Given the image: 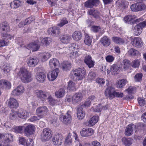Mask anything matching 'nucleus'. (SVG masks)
<instances>
[{"label":"nucleus","instance_id":"f03ea898","mask_svg":"<svg viewBox=\"0 0 146 146\" xmlns=\"http://www.w3.org/2000/svg\"><path fill=\"white\" fill-rule=\"evenodd\" d=\"M35 94L36 96L42 101H45L47 99L49 102L53 101V99L49 92L37 90L35 91Z\"/></svg>","mask_w":146,"mask_h":146},{"label":"nucleus","instance_id":"ddd939ff","mask_svg":"<svg viewBox=\"0 0 146 146\" xmlns=\"http://www.w3.org/2000/svg\"><path fill=\"white\" fill-rule=\"evenodd\" d=\"M136 18V17L134 15H128L125 17L124 18V21L126 23L129 22L130 24L133 25L139 22V19H137L133 21V20Z\"/></svg>","mask_w":146,"mask_h":146},{"label":"nucleus","instance_id":"7c9ffc66","mask_svg":"<svg viewBox=\"0 0 146 146\" xmlns=\"http://www.w3.org/2000/svg\"><path fill=\"white\" fill-rule=\"evenodd\" d=\"M59 62L58 60L55 58L51 59L49 62L50 67L52 69H54L59 65Z\"/></svg>","mask_w":146,"mask_h":146},{"label":"nucleus","instance_id":"8fccbe9b","mask_svg":"<svg viewBox=\"0 0 146 146\" xmlns=\"http://www.w3.org/2000/svg\"><path fill=\"white\" fill-rule=\"evenodd\" d=\"M92 42V39L87 34H85V38L84 42L85 44L88 45H90Z\"/></svg>","mask_w":146,"mask_h":146},{"label":"nucleus","instance_id":"a18cd8bd","mask_svg":"<svg viewBox=\"0 0 146 146\" xmlns=\"http://www.w3.org/2000/svg\"><path fill=\"white\" fill-rule=\"evenodd\" d=\"M123 143L126 145L130 146L132 144L133 142V140L131 138H127L125 137H123L122 139Z\"/></svg>","mask_w":146,"mask_h":146},{"label":"nucleus","instance_id":"b1692460","mask_svg":"<svg viewBox=\"0 0 146 146\" xmlns=\"http://www.w3.org/2000/svg\"><path fill=\"white\" fill-rule=\"evenodd\" d=\"M61 42L64 44H67L70 41L71 37L68 35L64 34L62 35L60 37Z\"/></svg>","mask_w":146,"mask_h":146},{"label":"nucleus","instance_id":"5701e85b","mask_svg":"<svg viewBox=\"0 0 146 146\" xmlns=\"http://www.w3.org/2000/svg\"><path fill=\"white\" fill-rule=\"evenodd\" d=\"M84 62L89 68L93 67L94 65V62L92 59V57L90 55H87L84 59Z\"/></svg>","mask_w":146,"mask_h":146},{"label":"nucleus","instance_id":"864d4df0","mask_svg":"<svg viewBox=\"0 0 146 146\" xmlns=\"http://www.w3.org/2000/svg\"><path fill=\"white\" fill-rule=\"evenodd\" d=\"M72 136L71 133H69L66 137L65 141V143L67 145H71L72 144Z\"/></svg>","mask_w":146,"mask_h":146},{"label":"nucleus","instance_id":"cd10ccee","mask_svg":"<svg viewBox=\"0 0 146 146\" xmlns=\"http://www.w3.org/2000/svg\"><path fill=\"white\" fill-rule=\"evenodd\" d=\"M88 13L89 15H92L94 18L98 19L100 17V13L96 9H90L88 11Z\"/></svg>","mask_w":146,"mask_h":146},{"label":"nucleus","instance_id":"39448f33","mask_svg":"<svg viewBox=\"0 0 146 146\" xmlns=\"http://www.w3.org/2000/svg\"><path fill=\"white\" fill-rule=\"evenodd\" d=\"M145 4L140 2L133 4L130 7L131 10L134 12L142 11L145 9Z\"/></svg>","mask_w":146,"mask_h":146},{"label":"nucleus","instance_id":"4c0bfd02","mask_svg":"<svg viewBox=\"0 0 146 146\" xmlns=\"http://www.w3.org/2000/svg\"><path fill=\"white\" fill-rule=\"evenodd\" d=\"M120 69V68L116 64H114L111 66L110 72L112 75H115L117 74Z\"/></svg>","mask_w":146,"mask_h":146},{"label":"nucleus","instance_id":"9d476101","mask_svg":"<svg viewBox=\"0 0 146 146\" xmlns=\"http://www.w3.org/2000/svg\"><path fill=\"white\" fill-rule=\"evenodd\" d=\"M59 72L58 69H56L55 70L49 72L47 75V78L49 80L52 81L57 77L58 74Z\"/></svg>","mask_w":146,"mask_h":146},{"label":"nucleus","instance_id":"3c124183","mask_svg":"<svg viewBox=\"0 0 146 146\" xmlns=\"http://www.w3.org/2000/svg\"><path fill=\"white\" fill-rule=\"evenodd\" d=\"M129 4V3L128 2L124 0H122L119 4V7L121 9L126 8L128 7Z\"/></svg>","mask_w":146,"mask_h":146},{"label":"nucleus","instance_id":"c85d7f7f","mask_svg":"<svg viewBox=\"0 0 146 146\" xmlns=\"http://www.w3.org/2000/svg\"><path fill=\"white\" fill-rule=\"evenodd\" d=\"M135 125L133 124H131L128 125L126 127L125 130V135L129 136L132 134L133 130L135 127Z\"/></svg>","mask_w":146,"mask_h":146},{"label":"nucleus","instance_id":"f8f14e48","mask_svg":"<svg viewBox=\"0 0 146 146\" xmlns=\"http://www.w3.org/2000/svg\"><path fill=\"white\" fill-rule=\"evenodd\" d=\"M115 90L114 88L111 86H108L106 89L105 94L106 96L110 99L114 98V94Z\"/></svg>","mask_w":146,"mask_h":146},{"label":"nucleus","instance_id":"1a4fd4ad","mask_svg":"<svg viewBox=\"0 0 146 146\" xmlns=\"http://www.w3.org/2000/svg\"><path fill=\"white\" fill-rule=\"evenodd\" d=\"M40 47L39 43L38 41H35L28 44L26 47L28 49L32 50V51H36L38 50Z\"/></svg>","mask_w":146,"mask_h":146},{"label":"nucleus","instance_id":"6e6552de","mask_svg":"<svg viewBox=\"0 0 146 146\" xmlns=\"http://www.w3.org/2000/svg\"><path fill=\"white\" fill-rule=\"evenodd\" d=\"M99 3V0H88L84 3V5L86 8H91L97 6Z\"/></svg>","mask_w":146,"mask_h":146},{"label":"nucleus","instance_id":"a211bd4d","mask_svg":"<svg viewBox=\"0 0 146 146\" xmlns=\"http://www.w3.org/2000/svg\"><path fill=\"white\" fill-rule=\"evenodd\" d=\"M62 139V137L61 134L57 133L54 136L52 141L54 145L59 146L61 144Z\"/></svg>","mask_w":146,"mask_h":146},{"label":"nucleus","instance_id":"7ed1b4c3","mask_svg":"<svg viewBox=\"0 0 146 146\" xmlns=\"http://www.w3.org/2000/svg\"><path fill=\"white\" fill-rule=\"evenodd\" d=\"M86 70L82 67H80L78 69L72 70L70 74L76 78L78 80H82L85 77L86 75Z\"/></svg>","mask_w":146,"mask_h":146},{"label":"nucleus","instance_id":"37998d69","mask_svg":"<svg viewBox=\"0 0 146 146\" xmlns=\"http://www.w3.org/2000/svg\"><path fill=\"white\" fill-rule=\"evenodd\" d=\"M21 5V2L19 0H15L11 2L10 7L12 8L16 9L18 8Z\"/></svg>","mask_w":146,"mask_h":146},{"label":"nucleus","instance_id":"f257e3e1","mask_svg":"<svg viewBox=\"0 0 146 146\" xmlns=\"http://www.w3.org/2000/svg\"><path fill=\"white\" fill-rule=\"evenodd\" d=\"M19 73L21 80L24 83H28L32 80V74L25 68H21Z\"/></svg>","mask_w":146,"mask_h":146},{"label":"nucleus","instance_id":"09e8293b","mask_svg":"<svg viewBox=\"0 0 146 146\" xmlns=\"http://www.w3.org/2000/svg\"><path fill=\"white\" fill-rule=\"evenodd\" d=\"M127 80L125 79H122L116 83V86L118 88H121L124 86L127 83Z\"/></svg>","mask_w":146,"mask_h":146},{"label":"nucleus","instance_id":"393cba45","mask_svg":"<svg viewBox=\"0 0 146 146\" xmlns=\"http://www.w3.org/2000/svg\"><path fill=\"white\" fill-rule=\"evenodd\" d=\"M46 78V76L43 72H40L36 74V79L37 82L40 83L44 82Z\"/></svg>","mask_w":146,"mask_h":146},{"label":"nucleus","instance_id":"69168bd1","mask_svg":"<svg viewBox=\"0 0 146 146\" xmlns=\"http://www.w3.org/2000/svg\"><path fill=\"white\" fill-rule=\"evenodd\" d=\"M96 82L99 85L101 86L103 85L105 83L104 79L100 78H97L96 80Z\"/></svg>","mask_w":146,"mask_h":146},{"label":"nucleus","instance_id":"338daca9","mask_svg":"<svg viewBox=\"0 0 146 146\" xmlns=\"http://www.w3.org/2000/svg\"><path fill=\"white\" fill-rule=\"evenodd\" d=\"M18 111H13L10 113V117L12 119H15L18 116Z\"/></svg>","mask_w":146,"mask_h":146},{"label":"nucleus","instance_id":"bf43d9fd","mask_svg":"<svg viewBox=\"0 0 146 146\" xmlns=\"http://www.w3.org/2000/svg\"><path fill=\"white\" fill-rule=\"evenodd\" d=\"M68 23V21L66 18H63L61 19L60 23L58 25V26L62 27Z\"/></svg>","mask_w":146,"mask_h":146},{"label":"nucleus","instance_id":"0eeeda50","mask_svg":"<svg viewBox=\"0 0 146 146\" xmlns=\"http://www.w3.org/2000/svg\"><path fill=\"white\" fill-rule=\"evenodd\" d=\"M48 112V108L45 106L40 107L36 110L37 115H39L41 118L45 117Z\"/></svg>","mask_w":146,"mask_h":146},{"label":"nucleus","instance_id":"79ce46f5","mask_svg":"<svg viewBox=\"0 0 146 146\" xmlns=\"http://www.w3.org/2000/svg\"><path fill=\"white\" fill-rule=\"evenodd\" d=\"M99 117L97 115H95L89 120L88 123L90 126L94 125L98 121Z\"/></svg>","mask_w":146,"mask_h":146},{"label":"nucleus","instance_id":"423d86ee","mask_svg":"<svg viewBox=\"0 0 146 146\" xmlns=\"http://www.w3.org/2000/svg\"><path fill=\"white\" fill-rule=\"evenodd\" d=\"M71 114V112L68 111L66 115L63 114L61 115L60 116L61 121L65 124L70 123L72 119Z\"/></svg>","mask_w":146,"mask_h":146},{"label":"nucleus","instance_id":"aec40b11","mask_svg":"<svg viewBox=\"0 0 146 146\" xmlns=\"http://www.w3.org/2000/svg\"><path fill=\"white\" fill-rule=\"evenodd\" d=\"M25 89L23 86L20 85L13 91L12 94L14 96H18L23 93Z\"/></svg>","mask_w":146,"mask_h":146},{"label":"nucleus","instance_id":"20e7f679","mask_svg":"<svg viewBox=\"0 0 146 146\" xmlns=\"http://www.w3.org/2000/svg\"><path fill=\"white\" fill-rule=\"evenodd\" d=\"M52 132L49 128H45L43 129L41 134L40 139L42 141H48L52 137Z\"/></svg>","mask_w":146,"mask_h":146},{"label":"nucleus","instance_id":"13d9d810","mask_svg":"<svg viewBox=\"0 0 146 146\" xmlns=\"http://www.w3.org/2000/svg\"><path fill=\"white\" fill-rule=\"evenodd\" d=\"M143 74L141 73H138L136 74L134 77L135 80L136 82H139L141 80Z\"/></svg>","mask_w":146,"mask_h":146},{"label":"nucleus","instance_id":"72a5a7b5","mask_svg":"<svg viewBox=\"0 0 146 146\" xmlns=\"http://www.w3.org/2000/svg\"><path fill=\"white\" fill-rule=\"evenodd\" d=\"M65 94V88L59 89L55 93L56 96L58 98H60L63 97Z\"/></svg>","mask_w":146,"mask_h":146},{"label":"nucleus","instance_id":"f704fd0d","mask_svg":"<svg viewBox=\"0 0 146 146\" xmlns=\"http://www.w3.org/2000/svg\"><path fill=\"white\" fill-rule=\"evenodd\" d=\"M71 62L68 61L64 62L62 64L61 68L64 71H67L70 69L71 68Z\"/></svg>","mask_w":146,"mask_h":146},{"label":"nucleus","instance_id":"c03bdc74","mask_svg":"<svg viewBox=\"0 0 146 146\" xmlns=\"http://www.w3.org/2000/svg\"><path fill=\"white\" fill-rule=\"evenodd\" d=\"M24 127L23 126H15L13 127L11 130L16 133H21L23 131V130Z\"/></svg>","mask_w":146,"mask_h":146},{"label":"nucleus","instance_id":"a19ab883","mask_svg":"<svg viewBox=\"0 0 146 146\" xmlns=\"http://www.w3.org/2000/svg\"><path fill=\"white\" fill-rule=\"evenodd\" d=\"M82 37L81 33L79 31H76L72 34V37L73 39L76 41L80 40Z\"/></svg>","mask_w":146,"mask_h":146},{"label":"nucleus","instance_id":"2f4dec72","mask_svg":"<svg viewBox=\"0 0 146 146\" xmlns=\"http://www.w3.org/2000/svg\"><path fill=\"white\" fill-rule=\"evenodd\" d=\"M70 49L72 51V55L70 54L71 56H75L78 52V46L75 43L71 44V46L70 47Z\"/></svg>","mask_w":146,"mask_h":146},{"label":"nucleus","instance_id":"ea45409f","mask_svg":"<svg viewBox=\"0 0 146 146\" xmlns=\"http://www.w3.org/2000/svg\"><path fill=\"white\" fill-rule=\"evenodd\" d=\"M67 88L70 91H75L76 89L75 84L72 81L70 80L68 82V85Z\"/></svg>","mask_w":146,"mask_h":146},{"label":"nucleus","instance_id":"6e6d98bb","mask_svg":"<svg viewBox=\"0 0 146 146\" xmlns=\"http://www.w3.org/2000/svg\"><path fill=\"white\" fill-rule=\"evenodd\" d=\"M51 41V39L49 37H46L42 39L41 40L42 43L46 46L48 45Z\"/></svg>","mask_w":146,"mask_h":146},{"label":"nucleus","instance_id":"473e14b6","mask_svg":"<svg viewBox=\"0 0 146 146\" xmlns=\"http://www.w3.org/2000/svg\"><path fill=\"white\" fill-rule=\"evenodd\" d=\"M18 112V116L21 118H26L29 116V113L25 110H19Z\"/></svg>","mask_w":146,"mask_h":146},{"label":"nucleus","instance_id":"58836bf2","mask_svg":"<svg viewBox=\"0 0 146 146\" xmlns=\"http://www.w3.org/2000/svg\"><path fill=\"white\" fill-rule=\"evenodd\" d=\"M85 113L84 112L82 108H79L77 111V116L79 119H82L84 117Z\"/></svg>","mask_w":146,"mask_h":146},{"label":"nucleus","instance_id":"de8ad7c7","mask_svg":"<svg viewBox=\"0 0 146 146\" xmlns=\"http://www.w3.org/2000/svg\"><path fill=\"white\" fill-rule=\"evenodd\" d=\"M107 108L106 106L103 107L101 104H99L96 108H93L92 110L94 111L99 112H100L102 109L105 110L107 109Z\"/></svg>","mask_w":146,"mask_h":146},{"label":"nucleus","instance_id":"dca6fc26","mask_svg":"<svg viewBox=\"0 0 146 146\" xmlns=\"http://www.w3.org/2000/svg\"><path fill=\"white\" fill-rule=\"evenodd\" d=\"M10 27L9 24L6 22L2 23L0 24V33L1 34L7 33L9 31Z\"/></svg>","mask_w":146,"mask_h":146},{"label":"nucleus","instance_id":"774afa93","mask_svg":"<svg viewBox=\"0 0 146 146\" xmlns=\"http://www.w3.org/2000/svg\"><path fill=\"white\" fill-rule=\"evenodd\" d=\"M38 116H32L30 119L29 120L32 122L35 121H36L40 119L41 118L38 115Z\"/></svg>","mask_w":146,"mask_h":146},{"label":"nucleus","instance_id":"6ab92c4d","mask_svg":"<svg viewBox=\"0 0 146 146\" xmlns=\"http://www.w3.org/2000/svg\"><path fill=\"white\" fill-rule=\"evenodd\" d=\"M113 42L116 44H123L127 43V40L124 38H121L118 36H113L111 38Z\"/></svg>","mask_w":146,"mask_h":146},{"label":"nucleus","instance_id":"603ef678","mask_svg":"<svg viewBox=\"0 0 146 146\" xmlns=\"http://www.w3.org/2000/svg\"><path fill=\"white\" fill-rule=\"evenodd\" d=\"M4 137L5 141L7 142H9L13 140V135L10 133H7L5 134Z\"/></svg>","mask_w":146,"mask_h":146},{"label":"nucleus","instance_id":"680f3d73","mask_svg":"<svg viewBox=\"0 0 146 146\" xmlns=\"http://www.w3.org/2000/svg\"><path fill=\"white\" fill-rule=\"evenodd\" d=\"M142 31V29L140 27H138V25H137L135 27L134 32L136 36H138L139 35Z\"/></svg>","mask_w":146,"mask_h":146},{"label":"nucleus","instance_id":"e433bc0d","mask_svg":"<svg viewBox=\"0 0 146 146\" xmlns=\"http://www.w3.org/2000/svg\"><path fill=\"white\" fill-rule=\"evenodd\" d=\"M121 68L126 70L129 69L130 66V62L127 60L125 59L123 60L121 64Z\"/></svg>","mask_w":146,"mask_h":146},{"label":"nucleus","instance_id":"0e129e2a","mask_svg":"<svg viewBox=\"0 0 146 146\" xmlns=\"http://www.w3.org/2000/svg\"><path fill=\"white\" fill-rule=\"evenodd\" d=\"M139 62L138 60H135L132 62L131 65L133 68H136L139 66Z\"/></svg>","mask_w":146,"mask_h":146},{"label":"nucleus","instance_id":"9b49d317","mask_svg":"<svg viewBox=\"0 0 146 146\" xmlns=\"http://www.w3.org/2000/svg\"><path fill=\"white\" fill-rule=\"evenodd\" d=\"M93 129L90 128H83L80 131V133L83 137H88L92 135L94 133Z\"/></svg>","mask_w":146,"mask_h":146},{"label":"nucleus","instance_id":"e2e57ef3","mask_svg":"<svg viewBox=\"0 0 146 146\" xmlns=\"http://www.w3.org/2000/svg\"><path fill=\"white\" fill-rule=\"evenodd\" d=\"M19 143L21 145L25 146L27 141L24 137H19Z\"/></svg>","mask_w":146,"mask_h":146},{"label":"nucleus","instance_id":"5fc2aeb1","mask_svg":"<svg viewBox=\"0 0 146 146\" xmlns=\"http://www.w3.org/2000/svg\"><path fill=\"white\" fill-rule=\"evenodd\" d=\"M138 53V51L133 48H131L128 51V54L129 55L131 56H135Z\"/></svg>","mask_w":146,"mask_h":146},{"label":"nucleus","instance_id":"bb28decb","mask_svg":"<svg viewBox=\"0 0 146 146\" xmlns=\"http://www.w3.org/2000/svg\"><path fill=\"white\" fill-rule=\"evenodd\" d=\"M100 42L101 44L105 46H108L111 44V40L107 36H104L102 37L100 40Z\"/></svg>","mask_w":146,"mask_h":146},{"label":"nucleus","instance_id":"49530a36","mask_svg":"<svg viewBox=\"0 0 146 146\" xmlns=\"http://www.w3.org/2000/svg\"><path fill=\"white\" fill-rule=\"evenodd\" d=\"M51 56V54L49 53L44 52L42 54L41 60L42 61H45L50 58Z\"/></svg>","mask_w":146,"mask_h":146},{"label":"nucleus","instance_id":"412c9836","mask_svg":"<svg viewBox=\"0 0 146 146\" xmlns=\"http://www.w3.org/2000/svg\"><path fill=\"white\" fill-rule=\"evenodd\" d=\"M83 98V95L81 93H76L72 96V100L74 103H78L81 101Z\"/></svg>","mask_w":146,"mask_h":146},{"label":"nucleus","instance_id":"2eb2a0df","mask_svg":"<svg viewBox=\"0 0 146 146\" xmlns=\"http://www.w3.org/2000/svg\"><path fill=\"white\" fill-rule=\"evenodd\" d=\"M39 60L38 58L35 56L31 57L27 59V63L29 66L31 67H35L38 63Z\"/></svg>","mask_w":146,"mask_h":146},{"label":"nucleus","instance_id":"4468645a","mask_svg":"<svg viewBox=\"0 0 146 146\" xmlns=\"http://www.w3.org/2000/svg\"><path fill=\"white\" fill-rule=\"evenodd\" d=\"M131 42L133 45L137 48H140L143 44L141 39L139 37H135L132 38Z\"/></svg>","mask_w":146,"mask_h":146},{"label":"nucleus","instance_id":"f3484780","mask_svg":"<svg viewBox=\"0 0 146 146\" xmlns=\"http://www.w3.org/2000/svg\"><path fill=\"white\" fill-rule=\"evenodd\" d=\"M48 33L54 36H57L60 33V29L57 27L50 28L47 31Z\"/></svg>","mask_w":146,"mask_h":146},{"label":"nucleus","instance_id":"052dcab7","mask_svg":"<svg viewBox=\"0 0 146 146\" xmlns=\"http://www.w3.org/2000/svg\"><path fill=\"white\" fill-rule=\"evenodd\" d=\"M136 90V88L135 87L130 86L126 90V91L129 94H131L135 92Z\"/></svg>","mask_w":146,"mask_h":146},{"label":"nucleus","instance_id":"c9c22d12","mask_svg":"<svg viewBox=\"0 0 146 146\" xmlns=\"http://www.w3.org/2000/svg\"><path fill=\"white\" fill-rule=\"evenodd\" d=\"M10 88L11 87L10 83L7 81L5 80H1L0 81V88Z\"/></svg>","mask_w":146,"mask_h":146},{"label":"nucleus","instance_id":"4d7b16f0","mask_svg":"<svg viewBox=\"0 0 146 146\" xmlns=\"http://www.w3.org/2000/svg\"><path fill=\"white\" fill-rule=\"evenodd\" d=\"M9 43V41H7L5 38L0 40V48L8 45Z\"/></svg>","mask_w":146,"mask_h":146},{"label":"nucleus","instance_id":"a878e982","mask_svg":"<svg viewBox=\"0 0 146 146\" xmlns=\"http://www.w3.org/2000/svg\"><path fill=\"white\" fill-rule=\"evenodd\" d=\"M35 129V127L34 125L30 124L25 129V133L26 135H29L33 134Z\"/></svg>","mask_w":146,"mask_h":146},{"label":"nucleus","instance_id":"c756f323","mask_svg":"<svg viewBox=\"0 0 146 146\" xmlns=\"http://www.w3.org/2000/svg\"><path fill=\"white\" fill-rule=\"evenodd\" d=\"M0 68L3 71V73L7 74L10 71L11 67L10 65L6 63H3L0 66Z\"/></svg>","mask_w":146,"mask_h":146},{"label":"nucleus","instance_id":"4be33fe9","mask_svg":"<svg viewBox=\"0 0 146 146\" xmlns=\"http://www.w3.org/2000/svg\"><path fill=\"white\" fill-rule=\"evenodd\" d=\"M8 105L11 108H16L18 107L19 104L16 99L10 98L8 100Z\"/></svg>","mask_w":146,"mask_h":146}]
</instances>
